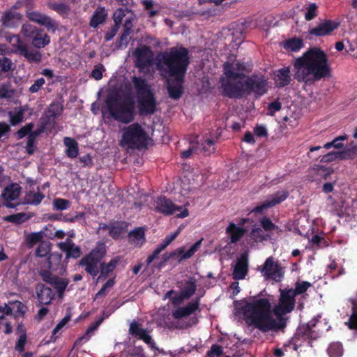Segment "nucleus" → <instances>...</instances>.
Instances as JSON below:
<instances>
[{"instance_id":"5","label":"nucleus","mask_w":357,"mask_h":357,"mask_svg":"<svg viewBox=\"0 0 357 357\" xmlns=\"http://www.w3.org/2000/svg\"><path fill=\"white\" fill-rule=\"evenodd\" d=\"M106 105L109 114L116 121L128 123L133 121L135 105L129 98H122L116 93H110L107 98Z\"/></svg>"},{"instance_id":"12","label":"nucleus","mask_w":357,"mask_h":357,"mask_svg":"<svg viewBox=\"0 0 357 357\" xmlns=\"http://www.w3.org/2000/svg\"><path fill=\"white\" fill-rule=\"evenodd\" d=\"M268 91V81L264 75L247 76V96L253 93L258 98Z\"/></svg>"},{"instance_id":"22","label":"nucleus","mask_w":357,"mask_h":357,"mask_svg":"<svg viewBox=\"0 0 357 357\" xmlns=\"http://www.w3.org/2000/svg\"><path fill=\"white\" fill-rule=\"evenodd\" d=\"M245 229L243 224L230 222L225 229V233L229 238V243H237L244 235Z\"/></svg>"},{"instance_id":"49","label":"nucleus","mask_w":357,"mask_h":357,"mask_svg":"<svg viewBox=\"0 0 357 357\" xmlns=\"http://www.w3.org/2000/svg\"><path fill=\"white\" fill-rule=\"evenodd\" d=\"M234 315L236 318L240 320H245V303L243 301H236L234 303Z\"/></svg>"},{"instance_id":"39","label":"nucleus","mask_w":357,"mask_h":357,"mask_svg":"<svg viewBox=\"0 0 357 357\" xmlns=\"http://www.w3.org/2000/svg\"><path fill=\"white\" fill-rule=\"evenodd\" d=\"M130 11L131 10L128 8L116 9L113 14L114 25L120 28L121 24Z\"/></svg>"},{"instance_id":"32","label":"nucleus","mask_w":357,"mask_h":357,"mask_svg":"<svg viewBox=\"0 0 357 357\" xmlns=\"http://www.w3.org/2000/svg\"><path fill=\"white\" fill-rule=\"evenodd\" d=\"M128 238L132 245L140 246L145 241L144 231L142 228L136 229L129 233Z\"/></svg>"},{"instance_id":"23","label":"nucleus","mask_w":357,"mask_h":357,"mask_svg":"<svg viewBox=\"0 0 357 357\" xmlns=\"http://www.w3.org/2000/svg\"><path fill=\"white\" fill-rule=\"evenodd\" d=\"M60 250L66 253V258L77 259L80 257L82 252L79 246L76 245L73 241L68 238L64 242H60L57 244Z\"/></svg>"},{"instance_id":"45","label":"nucleus","mask_w":357,"mask_h":357,"mask_svg":"<svg viewBox=\"0 0 357 357\" xmlns=\"http://www.w3.org/2000/svg\"><path fill=\"white\" fill-rule=\"evenodd\" d=\"M200 153L208 155L215 151L214 142L210 138H206L199 144Z\"/></svg>"},{"instance_id":"40","label":"nucleus","mask_w":357,"mask_h":357,"mask_svg":"<svg viewBox=\"0 0 357 357\" xmlns=\"http://www.w3.org/2000/svg\"><path fill=\"white\" fill-rule=\"evenodd\" d=\"M318 321V319H313L310 320L305 326H303L299 328L298 333L299 334H302L303 336L305 337L315 338L313 336L314 331L312 328L314 327Z\"/></svg>"},{"instance_id":"56","label":"nucleus","mask_w":357,"mask_h":357,"mask_svg":"<svg viewBox=\"0 0 357 357\" xmlns=\"http://www.w3.org/2000/svg\"><path fill=\"white\" fill-rule=\"evenodd\" d=\"M62 112L63 107L59 102H54L51 104L48 109L50 116L54 119L61 115Z\"/></svg>"},{"instance_id":"6","label":"nucleus","mask_w":357,"mask_h":357,"mask_svg":"<svg viewBox=\"0 0 357 357\" xmlns=\"http://www.w3.org/2000/svg\"><path fill=\"white\" fill-rule=\"evenodd\" d=\"M137 91L139 110L142 114H152L156 110V100L146 81L141 77L132 78Z\"/></svg>"},{"instance_id":"25","label":"nucleus","mask_w":357,"mask_h":357,"mask_svg":"<svg viewBox=\"0 0 357 357\" xmlns=\"http://www.w3.org/2000/svg\"><path fill=\"white\" fill-rule=\"evenodd\" d=\"M36 294L40 305L50 304L54 296L52 289L44 284H38L37 286Z\"/></svg>"},{"instance_id":"27","label":"nucleus","mask_w":357,"mask_h":357,"mask_svg":"<svg viewBox=\"0 0 357 357\" xmlns=\"http://www.w3.org/2000/svg\"><path fill=\"white\" fill-rule=\"evenodd\" d=\"M50 42V37L41 29H38L32 36L31 43L33 47L38 49L43 48L48 45Z\"/></svg>"},{"instance_id":"53","label":"nucleus","mask_w":357,"mask_h":357,"mask_svg":"<svg viewBox=\"0 0 357 357\" xmlns=\"http://www.w3.org/2000/svg\"><path fill=\"white\" fill-rule=\"evenodd\" d=\"M15 69V65L12 61L6 57H0V72L8 73Z\"/></svg>"},{"instance_id":"28","label":"nucleus","mask_w":357,"mask_h":357,"mask_svg":"<svg viewBox=\"0 0 357 357\" xmlns=\"http://www.w3.org/2000/svg\"><path fill=\"white\" fill-rule=\"evenodd\" d=\"M28 107L21 106L17 108L15 111H10L8 115L10 118V125L15 126L24 121V114L27 111Z\"/></svg>"},{"instance_id":"46","label":"nucleus","mask_w":357,"mask_h":357,"mask_svg":"<svg viewBox=\"0 0 357 357\" xmlns=\"http://www.w3.org/2000/svg\"><path fill=\"white\" fill-rule=\"evenodd\" d=\"M45 237L43 231L33 232L26 236V240L29 247H33L37 243H40L43 241V239Z\"/></svg>"},{"instance_id":"29","label":"nucleus","mask_w":357,"mask_h":357,"mask_svg":"<svg viewBox=\"0 0 357 357\" xmlns=\"http://www.w3.org/2000/svg\"><path fill=\"white\" fill-rule=\"evenodd\" d=\"M349 302L351 304V314L346 324L349 329L357 331V291L354 297L350 298Z\"/></svg>"},{"instance_id":"61","label":"nucleus","mask_w":357,"mask_h":357,"mask_svg":"<svg viewBox=\"0 0 357 357\" xmlns=\"http://www.w3.org/2000/svg\"><path fill=\"white\" fill-rule=\"evenodd\" d=\"M38 29L29 24H24L22 26L21 32L26 38H31L33 36Z\"/></svg>"},{"instance_id":"36","label":"nucleus","mask_w":357,"mask_h":357,"mask_svg":"<svg viewBox=\"0 0 357 357\" xmlns=\"http://www.w3.org/2000/svg\"><path fill=\"white\" fill-rule=\"evenodd\" d=\"M63 142L67 147L66 155L72 158H76L78 155L77 142L70 137H65Z\"/></svg>"},{"instance_id":"52","label":"nucleus","mask_w":357,"mask_h":357,"mask_svg":"<svg viewBox=\"0 0 357 357\" xmlns=\"http://www.w3.org/2000/svg\"><path fill=\"white\" fill-rule=\"evenodd\" d=\"M312 286V284L310 282L307 281H302V282H296L295 283V288L294 289H289V290H291L293 291V294L295 296L297 295L302 294L305 293L309 287Z\"/></svg>"},{"instance_id":"62","label":"nucleus","mask_w":357,"mask_h":357,"mask_svg":"<svg viewBox=\"0 0 357 357\" xmlns=\"http://www.w3.org/2000/svg\"><path fill=\"white\" fill-rule=\"evenodd\" d=\"M53 205L56 210L63 211L70 206V202L66 199L59 198L54 201Z\"/></svg>"},{"instance_id":"14","label":"nucleus","mask_w":357,"mask_h":357,"mask_svg":"<svg viewBox=\"0 0 357 357\" xmlns=\"http://www.w3.org/2000/svg\"><path fill=\"white\" fill-rule=\"evenodd\" d=\"M133 56L135 59V66L139 68L141 72L147 70L153 60V52L146 46L137 48L133 52Z\"/></svg>"},{"instance_id":"58","label":"nucleus","mask_w":357,"mask_h":357,"mask_svg":"<svg viewBox=\"0 0 357 357\" xmlns=\"http://www.w3.org/2000/svg\"><path fill=\"white\" fill-rule=\"evenodd\" d=\"M317 15V6L314 3H310L307 8V10L305 14V19L307 21L313 20Z\"/></svg>"},{"instance_id":"64","label":"nucleus","mask_w":357,"mask_h":357,"mask_svg":"<svg viewBox=\"0 0 357 357\" xmlns=\"http://www.w3.org/2000/svg\"><path fill=\"white\" fill-rule=\"evenodd\" d=\"M345 149L349 160H354L357 158V144L352 142L350 146L345 148Z\"/></svg>"},{"instance_id":"37","label":"nucleus","mask_w":357,"mask_h":357,"mask_svg":"<svg viewBox=\"0 0 357 357\" xmlns=\"http://www.w3.org/2000/svg\"><path fill=\"white\" fill-rule=\"evenodd\" d=\"M303 40L300 38H292L286 40L284 48L291 52H298L303 47Z\"/></svg>"},{"instance_id":"15","label":"nucleus","mask_w":357,"mask_h":357,"mask_svg":"<svg viewBox=\"0 0 357 357\" xmlns=\"http://www.w3.org/2000/svg\"><path fill=\"white\" fill-rule=\"evenodd\" d=\"M21 190V187L17 183H12L4 189L1 193V197L6 207L14 208L19 205L18 198Z\"/></svg>"},{"instance_id":"43","label":"nucleus","mask_w":357,"mask_h":357,"mask_svg":"<svg viewBox=\"0 0 357 357\" xmlns=\"http://www.w3.org/2000/svg\"><path fill=\"white\" fill-rule=\"evenodd\" d=\"M312 169L315 172L317 176L324 179H327L333 173V168L319 164L314 165Z\"/></svg>"},{"instance_id":"57","label":"nucleus","mask_w":357,"mask_h":357,"mask_svg":"<svg viewBox=\"0 0 357 357\" xmlns=\"http://www.w3.org/2000/svg\"><path fill=\"white\" fill-rule=\"evenodd\" d=\"M98 324L90 326L85 332L84 335L79 337L75 342V346H77L81 344L82 340L85 342L88 341L93 333L96 330Z\"/></svg>"},{"instance_id":"59","label":"nucleus","mask_w":357,"mask_h":357,"mask_svg":"<svg viewBox=\"0 0 357 357\" xmlns=\"http://www.w3.org/2000/svg\"><path fill=\"white\" fill-rule=\"evenodd\" d=\"M135 20V15L133 13V12L131 10L130 13H128V16L125 18L123 21V28L124 31H127L129 32H131L132 26H133V22Z\"/></svg>"},{"instance_id":"4","label":"nucleus","mask_w":357,"mask_h":357,"mask_svg":"<svg viewBox=\"0 0 357 357\" xmlns=\"http://www.w3.org/2000/svg\"><path fill=\"white\" fill-rule=\"evenodd\" d=\"M225 77L221 79L225 93L230 98L241 97L245 86V64L236 61L224 66Z\"/></svg>"},{"instance_id":"21","label":"nucleus","mask_w":357,"mask_h":357,"mask_svg":"<svg viewBox=\"0 0 357 357\" xmlns=\"http://www.w3.org/2000/svg\"><path fill=\"white\" fill-rule=\"evenodd\" d=\"M174 77V79H170L169 77L167 79V88L169 96L171 98L177 100L183 93L182 84L184 77H180L178 76H171Z\"/></svg>"},{"instance_id":"16","label":"nucleus","mask_w":357,"mask_h":357,"mask_svg":"<svg viewBox=\"0 0 357 357\" xmlns=\"http://www.w3.org/2000/svg\"><path fill=\"white\" fill-rule=\"evenodd\" d=\"M340 26V23L331 20H324L316 27L309 29L308 33L311 36L321 37L331 35Z\"/></svg>"},{"instance_id":"34","label":"nucleus","mask_w":357,"mask_h":357,"mask_svg":"<svg viewBox=\"0 0 357 357\" xmlns=\"http://www.w3.org/2000/svg\"><path fill=\"white\" fill-rule=\"evenodd\" d=\"M107 15V11L104 8H98L92 15L90 25L93 27H96L99 24H102L105 21Z\"/></svg>"},{"instance_id":"41","label":"nucleus","mask_w":357,"mask_h":357,"mask_svg":"<svg viewBox=\"0 0 357 357\" xmlns=\"http://www.w3.org/2000/svg\"><path fill=\"white\" fill-rule=\"evenodd\" d=\"M50 284L57 290L59 295L61 297L68 284V280L65 278L54 276Z\"/></svg>"},{"instance_id":"20","label":"nucleus","mask_w":357,"mask_h":357,"mask_svg":"<svg viewBox=\"0 0 357 357\" xmlns=\"http://www.w3.org/2000/svg\"><path fill=\"white\" fill-rule=\"evenodd\" d=\"M202 239L196 242L191 248L185 250V247H181L171 252L167 259L170 257H175L178 262H181L183 260L190 258L201 247Z\"/></svg>"},{"instance_id":"10","label":"nucleus","mask_w":357,"mask_h":357,"mask_svg":"<svg viewBox=\"0 0 357 357\" xmlns=\"http://www.w3.org/2000/svg\"><path fill=\"white\" fill-rule=\"evenodd\" d=\"M199 301L198 299L188 303L184 307H180L172 312V317L178 320H181L179 323V328H186L196 324L198 319L196 317H190L188 321H183V319L190 316L199 309Z\"/></svg>"},{"instance_id":"18","label":"nucleus","mask_w":357,"mask_h":357,"mask_svg":"<svg viewBox=\"0 0 357 357\" xmlns=\"http://www.w3.org/2000/svg\"><path fill=\"white\" fill-rule=\"evenodd\" d=\"M273 79L278 88L288 86L291 82L290 66L275 70L273 73Z\"/></svg>"},{"instance_id":"13","label":"nucleus","mask_w":357,"mask_h":357,"mask_svg":"<svg viewBox=\"0 0 357 357\" xmlns=\"http://www.w3.org/2000/svg\"><path fill=\"white\" fill-rule=\"evenodd\" d=\"M261 272L266 278L277 282L282 281L284 275V268L278 261H275L272 257L266 259Z\"/></svg>"},{"instance_id":"55","label":"nucleus","mask_w":357,"mask_h":357,"mask_svg":"<svg viewBox=\"0 0 357 357\" xmlns=\"http://www.w3.org/2000/svg\"><path fill=\"white\" fill-rule=\"evenodd\" d=\"M260 225L265 231H273L278 228V226L267 216H264L260 220Z\"/></svg>"},{"instance_id":"54","label":"nucleus","mask_w":357,"mask_h":357,"mask_svg":"<svg viewBox=\"0 0 357 357\" xmlns=\"http://www.w3.org/2000/svg\"><path fill=\"white\" fill-rule=\"evenodd\" d=\"M250 236L252 239H253L255 242H262L264 240H266L267 236L264 234L262 229L259 227L254 228L250 234Z\"/></svg>"},{"instance_id":"9","label":"nucleus","mask_w":357,"mask_h":357,"mask_svg":"<svg viewBox=\"0 0 357 357\" xmlns=\"http://www.w3.org/2000/svg\"><path fill=\"white\" fill-rule=\"evenodd\" d=\"M106 255V247L104 243H98L91 252L83 257L79 264L85 266V271L92 276H96L100 269V262Z\"/></svg>"},{"instance_id":"2","label":"nucleus","mask_w":357,"mask_h":357,"mask_svg":"<svg viewBox=\"0 0 357 357\" xmlns=\"http://www.w3.org/2000/svg\"><path fill=\"white\" fill-rule=\"evenodd\" d=\"M247 313L251 324L262 333L282 331L281 319L273 317V308L268 298H260L247 301Z\"/></svg>"},{"instance_id":"44","label":"nucleus","mask_w":357,"mask_h":357,"mask_svg":"<svg viewBox=\"0 0 357 357\" xmlns=\"http://www.w3.org/2000/svg\"><path fill=\"white\" fill-rule=\"evenodd\" d=\"M200 153L199 142L191 141L189 147L181 152V155L183 158H188L192 155H197Z\"/></svg>"},{"instance_id":"24","label":"nucleus","mask_w":357,"mask_h":357,"mask_svg":"<svg viewBox=\"0 0 357 357\" xmlns=\"http://www.w3.org/2000/svg\"><path fill=\"white\" fill-rule=\"evenodd\" d=\"M27 17L32 22L38 24L45 26L48 29L54 30L56 28L55 23L48 16L38 12H29L27 13Z\"/></svg>"},{"instance_id":"33","label":"nucleus","mask_w":357,"mask_h":357,"mask_svg":"<svg viewBox=\"0 0 357 357\" xmlns=\"http://www.w3.org/2000/svg\"><path fill=\"white\" fill-rule=\"evenodd\" d=\"M44 195L38 190L28 192L24 197V203L31 205H38L44 199Z\"/></svg>"},{"instance_id":"42","label":"nucleus","mask_w":357,"mask_h":357,"mask_svg":"<svg viewBox=\"0 0 357 357\" xmlns=\"http://www.w3.org/2000/svg\"><path fill=\"white\" fill-rule=\"evenodd\" d=\"M187 286L182 290L181 294L183 298L188 299L190 298L196 291V280L190 278L186 282Z\"/></svg>"},{"instance_id":"17","label":"nucleus","mask_w":357,"mask_h":357,"mask_svg":"<svg viewBox=\"0 0 357 357\" xmlns=\"http://www.w3.org/2000/svg\"><path fill=\"white\" fill-rule=\"evenodd\" d=\"M289 196V192L285 190L276 192L271 199L255 206L251 212L261 213L265 209L275 206L284 201Z\"/></svg>"},{"instance_id":"63","label":"nucleus","mask_w":357,"mask_h":357,"mask_svg":"<svg viewBox=\"0 0 357 357\" xmlns=\"http://www.w3.org/2000/svg\"><path fill=\"white\" fill-rule=\"evenodd\" d=\"M181 228H178L175 232L168 235L165 237L163 241L160 244L162 246V248L165 249L180 234Z\"/></svg>"},{"instance_id":"3","label":"nucleus","mask_w":357,"mask_h":357,"mask_svg":"<svg viewBox=\"0 0 357 357\" xmlns=\"http://www.w3.org/2000/svg\"><path fill=\"white\" fill-rule=\"evenodd\" d=\"M189 63L188 51L182 47L162 52L156 59L157 69L164 78L170 76L184 77Z\"/></svg>"},{"instance_id":"8","label":"nucleus","mask_w":357,"mask_h":357,"mask_svg":"<svg viewBox=\"0 0 357 357\" xmlns=\"http://www.w3.org/2000/svg\"><path fill=\"white\" fill-rule=\"evenodd\" d=\"M280 297L278 303L273 308V314L279 319H281L282 331L284 330L287 325L288 317H284L285 314L291 312L295 307V296L293 291L289 289H280Z\"/></svg>"},{"instance_id":"51","label":"nucleus","mask_w":357,"mask_h":357,"mask_svg":"<svg viewBox=\"0 0 357 357\" xmlns=\"http://www.w3.org/2000/svg\"><path fill=\"white\" fill-rule=\"evenodd\" d=\"M51 250V243L47 241H43L38 245L36 255L39 257H44L48 255Z\"/></svg>"},{"instance_id":"35","label":"nucleus","mask_w":357,"mask_h":357,"mask_svg":"<svg viewBox=\"0 0 357 357\" xmlns=\"http://www.w3.org/2000/svg\"><path fill=\"white\" fill-rule=\"evenodd\" d=\"M15 94L16 90L13 87L11 83L0 84V99L9 100L13 98Z\"/></svg>"},{"instance_id":"26","label":"nucleus","mask_w":357,"mask_h":357,"mask_svg":"<svg viewBox=\"0 0 357 357\" xmlns=\"http://www.w3.org/2000/svg\"><path fill=\"white\" fill-rule=\"evenodd\" d=\"M21 20V15L16 10H8L5 12L1 17V22L3 26L7 27L14 26Z\"/></svg>"},{"instance_id":"1","label":"nucleus","mask_w":357,"mask_h":357,"mask_svg":"<svg viewBox=\"0 0 357 357\" xmlns=\"http://www.w3.org/2000/svg\"><path fill=\"white\" fill-rule=\"evenodd\" d=\"M294 77L298 82L311 85L331 76L327 54L319 47H312L292 62Z\"/></svg>"},{"instance_id":"47","label":"nucleus","mask_w":357,"mask_h":357,"mask_svg":"<svg viewBox=\"0 0 357 357\" xmlns=\"http://www.w3.org/2000/svg\"><path fill=\"white\" fill-rule=\"evenodd\" d=\"M120 260L121 258L119 257H116L111 259L110 261L107 264H101V273L103 275H108L109 273L113 271V270H114V268L119 264Z\"/></svg>"},{"instance_id":"48","label":"nucleus","mask_w":357,"mask_h":357,"mask_svg":"<svg viewBox=\"0 0 357 357\" xmlns=\"http://www.w3.org/2000/svg\"><path fill=\"white\" fill-rule=\"evenodd\" d=\"M62 259V255L58 252H54L49 255L47 258L48 261V268L52 271H55L58 268Z\"/></svg>"},{"instance_id":"38","label":"nucleus","mask_w":357,"mask_h":357,"mask_svg":"<svg viewBox=\"0 0 357 357\" xmlns=\"http://www.w3.org/2000/svg\"><path fill=\"white\" fill-rule=\"evenodd\" d=\"M6 40L13 47V50L12 51L17 54H20L22 52L21 50H23L26 46V44L23 43V41L20 39L19 36L17 35L8 36L6 38Z\"/></svg>"},{"instance_id":"30","label":"nucleus","mask_w":357,"mask_h":357,"mask_svg":"<svg viewBox=\"0 0 357 357\" xmlns=\"http://www.w3.org/2000/svg\"><path fill=\"white\" fill-rule=\"evenodd\" d=\"M21 50L19 55L23 56L30 63H39L42 59L41 53L38 50L29 48L27 45Z\"/></svg>"},{"instance_id":"60","label":"nucleus","mask_w":357,"mask_h":357,"mask_svg":"<svg viewBox=\"0 0 357 357\" xmlns=\"http://www.w3.org/2000/svg\"><path fill=\"white\" fill-rule=\"evenodd\" d=\"M282 109V104L279 101V99L275 100L273 102H270L268 105L267 110L268 114L271 116H273L275 112L280 111Z\"/></svg>"},{"instance_id":"50","label":"nucleus","mask_w":357,"mask_h":357,"mask_svg":"<svg viewBox=\"0 0 357 357\" xmlns=\"http://www.w3.org/2000/svg\"><path fill=\"white\" fill-rule=\"evenodd\" d=\"M327 351L330 357H341L343 354V347L340 342H333L329 345Z\"/></svg>"},{"instance_id":"19","label":"nucleus","mask_w":357,"mask_h":357,"mask_svg":"<svg viewBox=\"0 0 357 357\" xmlns=\"http://www.w3.org/2000/svg\"><path fill=\"white\" fill-rule=\"evenodd\" d=\"M129 333L132 336L143 340L145 343L151 347L154 344V342L152 340L151 336L149 335V332L146 329L142 328L141 324L137 321H133L130 323L129 327Z\"/></svg>"},{"instance_id":"31","label":"nucleus","mask_w":357,"mask_h":357,"mask_svg":"<svg viewBox=\"0 0 357 357\" xmlns=\"http://www.w3.org/2000/svg\"><path fill=\"white\" fill-rule=\"evenodd\" d=\"M235 280L243 279L245 276V255L242 254L238 259L233 271Z\"/></svg>"},{"instance_id":"7","label":"nucleus","mask_w":357,"mask_h":357,"mask_svg":"<svg viewBox=\"0 0 357 357\" xmlns=\"http://www.w3.org/2000/svg\"><path fill=\"white\" fill-rule=\"evenodd\" d=\"M148 135L142 126L133 123L123 128L119 145L126 149H141L146 144Z\"/></svg>"},{"instance_id":"11","label":"nucleus","mask_w":357,"mask_h":357,"mask_svg":"<svg viewBox=\"0 0 357 357\" xmlns=\"http://www.w3.org/2000/svg\"><path fill=\"white\" fill-rule=\"evenodd\" d=\"M153 206L157 212L166 215H170L176 212H180L176 214V216L183 218L189 215L188 210L186 208L176 205L170 199L165 197H160L155 199Z\"/></svg>"}]
</instances>
